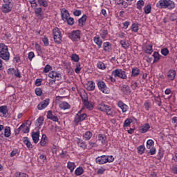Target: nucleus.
<instances>
[{
	"instance_id": "obj_1",
	"label": "nucleus",
	"mask_w": 177,
	"mask_h": 177,
	"mask_svg": "<svg viewBox=\"0 0 177 177\" xmlns=\"http://www.w3.org/2000/svg\"><path fill=\"white\" fill-rule=\"evenodd\" d=\"M97 109L100 111L102 113H106V115H110L111 117H114L115 115V110L109 105L106 104L104 102H101L97 105Z\"/></svg>"
},
{
	"instance_id": "obj_2",
	"label": "nucleus",
	"mask_w": 177,
	"mask_h": 177,
	"mask_svg": "<svg viewBox=\"0 0 177 177\" xmlns=\"http://www.w3.org/2000/svg\"><path fill=\"white\" fill-rule=\"evenodd\" d=\"M0 59L5 62H9L10 59V53H9L8 46L2 43H0Z\"/></svg>"
},
{
	"instance_id": "obj_3",
	"label": "nucleus",
	"mask_w": 177,
	"mask_h": 177,
	"mask_svg": "<svg viewBox=\"0 0 177 177\" xmlns=\"http://www.w3.org/2000/svg\"><path fill=\"white\" fill-rule=\"evenodd\" d=\"M156 6L159 9H174L175 8V3L171 0H160Z\"/></svg>"
},
{
	"instance_id": "obj_4",
	"label": "nucleus",
	"mask_w": 177,
	"mask_h": 177,
	"mask_svg": "<svg viewBox=\"0 0 177 177\" xmlns=\"http://www.w3.org/2000/svg\"><path fill=\"white\" fill-rule=\"evenodd\" d=\"M53 39L55 42V44H57L58 45L62 44V31L60 29L57 27H55L53 29Z\"/></svg>"
},
{
	"instance_id": "obj_5",
	"label": "nucleus",
	"mask_w": 177,
	"mask_h": 177,
	"mask_svg": "<svg viewBox=\"0 0 177 177\" xmlns=\"http://www.w3.org/2000/svg\"><path fill=\"white\" fill-rule=\"evenodd\" d=\"M112 75L115 78H120V80H127L128 76L127 75V72L122 69H115L112 71Z\"/></svg>"
},
{
	"instance_id": "obj_6",
	"label": "nucleus",
	"mask_w": 177,
	"mask_h": 177,
	"mask_svg": "<svg viewBox=\"0 0 177 177\" xmlns=\"http://www.w3.org/2000/svg\"><path fill=\"white\" fill-rule=\"evenodd\" d=\"M98 89L102 92V93L109 94L110 93V88L107 87V85H106V83L103 82L102 80L98 81L97 83Z\"/></svg>"
},
{
	"instance_id": "obj_7",
	"label": "nucleus",
	"mask_w": 177,
	"mask_h": 177,
	"mask_svg": "<svg viewBox=\"0 0 177 177\" xmlns=\"http://www.w3.org/2000/svg\"><path fill=\"white\" fill-rule=\"evenodd\" d=\"M68 37L71 41L75 42H78L81 39V31L80 30H73L69 33Z\"/></svg>"
},
{
	"instance_id": "obj_8",
	"label": "nucleus",
	"mask_w": 177,
	"mask_h": 177,
	"mask_svg": "<svg viewBox=\"0 0 177 177\" xmlns=\"http://www.w3.org/2000/svg\"><path fill=\"white\" fill-rule=\"evenodd\" d=\"M48 77L49 78H52V80H54V81H60V80H62V74L55 71H51L48 73Z\"/></svg>"
},
{
	"instance_id": "obj_9",
	"label": "nucleus",
	"mask_w": 177,
	"mask_h": 177,
	"mask_svg": "<svg viewBox=\"0 0 177 177\" xmlns=\"http://www.w3.org/2000/svg\"><path fill=\"white\" fill-rule=\"evenodd\" d=\"M120 91L122 95H124L125 96L131 95V88L127 84L122 85V86L120 87Z\"/></svg>"
},
{
	"instance_id": "obj_10",
	"label": "nucleus",
	"mask_w": 177,
	"mask_h": 177,
	"mask_svg": "<svg viewBox=\"0 0 177 177\" xmlns=\"http://www.w3.org/2000/svg\"><path fill=\"white\" fill-rule=\"evenodd\" d=\"M82 99L83 100L84 105L85 107H86V109L88 110L93 109V104L92 102H89V101H88V96H86V95H84V97H82Z\"/></svg>"
},
{
	"instance_id": "obj_11",
	"label": "nucleus",
	"mask_w": 177,
	"mask_h": 177,
	"mask_svg": "<svg viewBox=\"0 0 177 177\" xmlns=\"http://www.w3.org/2000/svg\"><path fill=\"white\" fill-rule=\"evenodd\" d=\"M98 141L103 146H107L109 142L107 141V136L104 134H99L98 135Z\"/></svg>"
},
{
	"instance_id": "obj_12",
	"label": "nucleus",
	"mask_w": 177,
	"mask_h": 177,
	"mask_svg": "<svg viewBox=\"0 0 177 177\" xmlns=\"http://www.w3.org/2000/svg\"><path fill=\"white\" fill-rule=\"evenodd\" d=\"M118 106L121 109L122 113H127L129 107L128 105L125 104L122 101L120 100L118 102Z\"/></svg>"
},
{
	"instance_id": "obj_13",
	"label": "nucleus",
	"mask_w": 177,
	"mask_h": 177,
	"mask_svg": "<svg viewBox=\"0 0 177 177\" xmlns=\"http://www.w3.org/2000/svg\"><path fill=\"white\" fill-rule=\"evenodd\" d=\"M85 86L87 91H95V88H96V84L93 81H88Z\"/></svg>"
},
{
	"instance_id": "obj_14",
	"label": "nucleus",
	"mask_w": 177,
	"mask_h": 177,
	"mask_svg": "<svg viewBox=\"0 0 177 177\" xmlns=\"http://www.w3.org/2000/svg\"><path fill=\"white\" fill-rule=\"evenodd\" d=\"M85 118H86V114L85 113H83V114H81V115H77L75 117V124H78V122H81L82 121H84L85 120Z\"/></svg>"
},
{
	"instance_id": "obj_15",
	"label": "nucleus",
	"mask_w": 177,
	"mask_h": 177,
	"mask_svg": "<svg viewBox=\"0 0 177 177\" xmlns=\"http://www.w3.org/2000/svg\"><path fill=\"white\" fill-rule=\"evenodd\" d=\"M62 19L64 21H67V19L70 17V13L65 8H63L61 11Z\"/></svg>"
},
{
	"instance_id": "obj_16",
	"label": "nucleus",
	"mask_w": 177,
	"mask_h": 177,
	"mask_svg": "<svg viewBox=\"0 0 177 177\" xmlns=\"http://www.w3.org/2000/svg\"><path fill=\"white\" fill-rule=\"evenodd\" d=\"M23 142L24 145H26L27 149H28L29 150H32V143H31V141H30L28 137H24Z\"/></svg>"
},
{
	"instance_id": "obj_17",
	"label": "nucleus",
	"mask_w": 177,
	"mask_h": 177,
	"mask_svg": "<svg viewBox=\"0 0 177 177\" xmlns=\"http://www.w3.org/2000/svg\"><path fill=\"white\" fill-rule=\"evenodd\" d=\"M47 118H48V120H51L52 121H54L55 122H57V121H59V118H57V116L53 114V113H52V111H48Z\"/></svg>"
},
{
	"instance_id": "obj_18",
	"label": "nucleus",
	"mask_w": 177,
	"mask_h": 177,
	"mask_svg": "<svg viewBox=\"0 0 177 177\" xmlns=\"http://www.w3.org/2000/svg\"><path fill=\"white\" fill-rule=\"evenodd\" d=\"M0 117H4L5 118L8 117V106H0Z\"/></svg>"
},
{
	"instance_id": "obj_19",
	"label": "nucleus",
	"mask_w": 177,
	"mask_h": 177,
	"mask_svg": "<svg viewBox=\"0 0 177 177\" xmlns=\"http://www.w3.org/2000/svg\"><path fill=\"white\" fill-rule=\"evenodd\" d=\"M95 161L97 164H100V165L107 163L105 155L98 156L97 158H96Z\"/></svg>"
},
{
	"instance_id": "obj_20",
	"label": "nucleus",
	"mask_w": 177,
	"mask_h": 177,
	"mask_svg": "<svg viewBox=\"0 0 177 177\" xmlns=\"http://www.w3.org/2000/svg\"><path fill=\"white\" fill-rule=\"evenodd\" d=\"M1 9L3 13H9L10 12H12V7H10V3H6V4L3 5Z\"/></svg>"
},
{
	"instance_id": "obj_21",
	"label": "nucleus",
	"mask_w": 177,
	"mask_h": 177,
	"mask_svg": "<svg viewBox=\"0 0 177 177\" xmlns=\"http://www.w3.org/2000/svg\"><path fill=\"white\" fill-rule=\"evenodd\" d=\"M103 50H104V52H108V53L111 52L113 49L111 48V43L109 41L103 43Z\"/></svg>"
},
{
	"instance_id": "obj_22",
	"label": "nucleus",
	"mask_w": 177,
	"mask_h": 177,
	"mask_svg": "<svg viewBox=\"0 0 177 177\" xmlns=\"http://www.w3.org/2000/svg\"><path fill=\"white\" fill-rule=\"evenodd\" d=\"M176 75V72L174 70H170L167 73V77L170 81H174Z\"/></svg>"
},
{
	"instance_id": "obj_23",
	"label": "nucleus",
	"mask_w": 177,
	"mask_h": 177,
	"mask_svg": "<svg viewBox=\"0 0 177 177\" xmlns=\"http://www.w3.org/2000/svg\"><path fill=\"white\" fill-rule=\"evenodd\" d=\"M93 41L96 45H97V47L99 49L102 48V45L103 44V41H102V39H100V37L95 36L93 39Z\"/></svg>"
},
{
	"instance_id": "obj_24",
	"label": "nucleus",
	"mask_w": 177,
	"mask_h": 177,
	"mask_svg": "<svg viewBox=\"0 0 177 177\" xmlns=\"http://www.w3.org/2000/svg\"><path fill=\"white\" fill-rule=\"evenodd\" d=\"M149 129H150V124L145 123L142 127H140V132H141V133H146Z\"/></svg>"
},
{
	"instance_id": "obj_25",
	"label": "nucleus",
	"mask_w": 177,
	"mask_h": 177,
	"mask_svg": "<svg viewBox=\"0 0 177 177\" xmlns=\"http://www.w3.org/2000/svg\"><path fill=\"white\" fill-rule=\"evenodd\" d=\"M64 67L66 70L67 74L68 75H73L74 74V70H73V68L71 67V64H65Z\"/></svg>"
},
{
	"instance_id": "obj_26",
	"label": "nucleus",
	"mask_w": 177,
	"mask_h": 177,
	"mask_svg": "<svg viewBox=\"0 0 177 177\" xmlns=\"http://www.w3.org/2000/svg\"><path fill=\"white\" fill-rule=\"evenodd\" d=\"M44 120L45 118H44V116L39 117L35 122L36 127L37 128H41V127H42V124H44Z\"/></svg>"
},
{
	"instance_id": "obj_27",
	"label": "nucleus",
	"mask_w": 177,
	"mask_h": 177,
	"mask_svg": "<svg viewBox=\"0 0 177 177\" xmlns=\"http://www.w3.org/2000/svg\"><path fill=\"white\" fill-rule=\"evenodd\" d=\"M76 167H77V165H75V163L74 162H67V168H68V169H70L71 174H73V172H74V170L75 169Z\"/></svg>"
},
{
	"instance_id": "obj_28",
	"label": "nucleus",
	"mask_w": 177,
	"mask_h": 177,
	"mask_svg": "<svg viewBox=\"0 0 177 177\" xmlns=\"http://www.w3.org/2000/svg\"><path fill=\"white\" fill-rule=\"evenodd\" d=\"M144 52L148 55H151L153 53V46L151 44H148L145 46L144 48Z\"/></svg>"
},
{
	"instance_id": "obj_29",
	"label": "nucleus",
	"mask_w": 177,
	"mask_h": 177,
	"mask_svg": "<svg viewBox=\"0 0 177 177\" xmlns=\"http://www.w3.org/2000/svg\"><path fill=\"white\" fill-rule=\"evenodd\" d=\"M76 142L79 147H81L82 149H86V143L84 140L80 138H77Z\"/></svg>"
},
{
	"instance_id": "obj_30",
	"label": "nucleus",
	"mask_w": 177,
	"mask_h": 177,
	"mask_svg": "<svg viewBox=\"0 0 177 177\" xmlns=\"http://www.w3.org/2000/svg\"><path fill=\"white\" fill-rule=\"evenodd\" d=\"M59 107L62 110H67V109H70L71 107V106H70V104L67 102H62L59 104Z\"/></svg>"
},
{
	"instance_id": "obj_31",
	"label": "nucleus",
	"mask_w": 177,
	"mask_h": 177,
	"mask_svg": "<svg viewBox=\"0 0 177 177\" xmlns=\"http://www.w3.org/2000/svg\"><path fill=\"white\" fill-rule=\"evenodd\" d=\"M32 138L34 143H35V144L38 143V142L39 140V132L32 133Z\"/></svg>"
},
{
	"instance_id": "obj_32",
	"label": "nucleus",
	"mask_w": 177,
	"mask_h": 177,
	"mask_svg": "<svg viewBox=\"0 0 177 177\" xmlns=\"http://www.w3.org/2000/svg\"><path fill=\"white\" fill-rule=\"evenodd\" d=\"M86 21V16L84 15L81 18L79 19L78 23L79 26L80 27H82V26H84L85 23Z\"/></svg>"
},
{
	"instance_id": "obj_33",
	"label": "nucleus",
	"mask_w": 177,
	"mask_h": 177,
	"mask_svg": "<svg viewBox=\"0 0 177 177\" xmlns=\"http://www.w3.org/2000/svg\"><path fill=\"white\" fill-rule=\"evenodd\" d=\"M12 135V132L10 131V128L8 126H6L4 129V136L5 138H10V136Z\"/></svg>"
},
{
	"instance_id": "obj_34",
	"label": "nucleus",
	"mask_w": 177,
	"mask_h": 177,
	"mask_svg": "<svg viewBox=\"0 0 177 177\" xmlns=\"http://www.w3.org/2000/svg\"><path fill=\"white\" fill-rule=\"evenodd\" d=\"M140 74V70L138 68H133L131 71V77H138Z\"/></svg>"
},
{
	"instance_id": "obj_35",
	"label": "nucleus",
	"mask_w": 177,
	"mask_h": 177,
	"mask_svg": "<svg viewBox=\"0 0 177 177\" xmlns=\"http://www.w3.org/2000/svg\"><path fill=\"white\" fill-rule=\"evenodd\" d=\"M153 63H157L161 59V55H160L158 52H154L153 54Z\"/></svg>"
},
{
	"instance_id": "obj_36",
	"label": "nucleus",
	"mask_w": 177,
	"mask_h": 177,
	"mask_svg": "<svg viewBox=\"0 0 177 177\" xmlns=\"http://www.w3.org/2000/svg\"><path fill=\"white\" fill-rule=\"evenodd\" d=\"M93 133L91 131H86L83 136L84 140H90L91 138L93 136Z\"/></svg>"
},
{
	"instance_id": "obj_37",
	"label": "nucleus",
	"mask_w": 177,
	"mask_h": 177,
	"mask_svg": "<svg viewBox=\"0 0 177 177\" xmlns=\"http://www.w3.org/2000/svg\"><path fill=\"white\" fill-rule=\"evenodd\" d=\"M120 44L124 49L129 48V43H128V41L126 40H120Z\"/></svg>"
},
{
	"instance_id": "obj_38",
	"label": "nucleus",
	"mask_w": 177,
	"mask_h": 177,
	"mask_svg": "<svg viewBox=\"0 0 177 177\" xmlns=\"http://www.w3.org/2000/svg\"><path fill=\"white\" fill-rule=\"evenodd\" d=\"M75 174L76 176H81L84 174V169L81 167H77L75 171Z\"/></svg>"
},
{
	"instance_id": "obj_39",
	"label": "nucleus",
	"mask_w": 177,
	"mask_h": 177,
	"mask_svg": "<svg viewBox=\"0 0 177 177\" xmlns=\"http://www.w3.org/2000/svg\"><path fill=\"white\" fill-rule=\"evenodd\" d=\"M136 6L138 10H142V9L143 8V6H145V1L139 0L136 3Z\"/></svg>"
},
{
	"instance_id": "obj_40",
	"label": "nucleus",
	"mask_w": 177,
	"mask_h": 177,
	"mask_svg": "<svg viewBox=\"0 0 177 177\" xmlns=\"http://www.w3.org/2000/svg\"><path fill=\"white\" fill-rule=\"evenodd\" d=\"M144 12L145 15H149L151 13V5L147 4V6H145L144 8Z\"/></svg>"
},
{
	"instance_id": "obj_41",
	"label": "nucleus",
	"mask_w": 177,
	"mask_h": 177,
	"mask_svg": "<svg viewBox=\"0 0 177 177\" xmlns=\"http://www.w3.org/2000/svg\"><path fill=\"white\" fill-rule=\"evenodd\" d=\"M131 29L133 32H138L139 31V24L138 23H134L131 26Z\"/></svg>"
},
{
	"instance_id": "obj_42",
	"label": "nucleus",
	"mask_w": 177,
	"mask_h": 177,
	"mask_svg": "<svg viewBox=\"0 0 177 177\" xmlns=\"http://www.w3.org/2000/svg\"><path fill=\"white\" fill-rule=\"evenodd\" d=\"M137 150H138V154H143L145 150V145H140L139 147H138Z\"/></svg>"
},
{
	"instance_id": "obj_43",
	"label": "nucleus",
	"mask_w": 177,
	"mask_h": 177,
	"mask_svg": "<svg viewBox=\"0 0 177 177\" xmlns=\"http://www.w3.org/2000/svg\"><path fill=\"white\" fill-rule=\"evenodd\" d=\"M154 147V141L153 140H148L147 142V149H151Z\"/></svg>"
},
{
	"instance_id": "obj_44",
	"label": "nucleus",
	"mask_w": 177,
	"mask_h": 177,
	"mask_svg": "<svg viewBox=\"0 0 177 177\" xmlns=\"http://www.w3.org/2000/svg\"><path fill=\"white\" fill-rule=\"evenodd\" d=\"M72 62H80V56L77 54H73L71 57Z\"/></svg>"
},
{
	"instance_id": "obj_45",
	"label": "nucleus",
	"mask_w": 177,
	"mask_h": 177,
	"mask_svg": "<svg viewBox=\"0 0 177 177\" xmlns=\"http://www.w3.org/2000/svg\"><path fill=\"white\" fill-rule=\"evenodd\" d=\"M132 122H133L132 119H129V118L127 119L124 122L123 128H127L129 127V125H131Z\"/></svg>"
},
{
	"instance_id": "obj_46",
	"label": "nucleus",
	"mask_w": 177,
	"mask_h": 177,
	"mask_svg": "<svg viewBox=\"0 0 177 177\" xmlns=\"http://www.w3.org/2000/svg\"><path fill=\"white\" fill-rule=\"evenodd\" d=\"M144 106L145 110H147V111H149L150 110V107H151V104L150 103V102L147 101L144 103Z\"/></svg>"
},
{
	"instance_id": "obj_47",
	"label": "nucleus",
	"mask_w": 177,
	"mask_h": 177,
	"mask_svg": "<svg viewBox=\"0 0 177 177\" xmlns=\"http://www.w3.org/2000/svg\"><path fill=\"white\" fill-rule=\"evenodd\" d=\"M35 13L37 17H39V16L41 17V13H42V8H36Z\"/></svg>"
},
{
	"instance_id": "obj_48",
	"label": "nucleus",
	"mask_w": 177,
	"mask_h": 177,
	"mask_svg": "<svg viewBox=\"0 0 177 177\" xmlns=\"http://www.w3.org/2000/svg\"><path fill=\"white\" fill-rule=\"evenodd\" d=\"M154 97H155V102H156V103L158 104V106H159V107H160V106H161V97H160V95H158V96H154Z\"/></svg>"
},
{
	"instance_id": "obj_49",
	"label": "nucleus",
	"mask_w": 177,
	"mask_h": 177,
	"mask_svg": "<svg viewBox=\"0 0 177 177\" xmlns=\"http://www.w3.org/2000/svg\"><path fill=\"white\" fill-rule=\"evenodd\" d=\"M38 110H44L45 109V101H42L37 105Z\"/></svg>"
},
{
	"instance_id": "obj_50",
	"label": "nucleus",
	"mask_w": 177,
	"mask_h": 177,
	"mask_svg": "<svg viewBox=\"0 0 177 177\" xmlns=\"http://www.w3.org/2000/svg\"><path fill=\"white\" fill-rule=\"evenodd\" d=\"M161 53L163 56H168L169 53V50H168V48H165L161 50Z\"/></svg>"
},
{
	"instance_id": "obj_51",
	"label": "nucleus",
	"mask_w": 177,
	"mask_h": 177,
	"mask_svg": "<svg viewBox=\"0 0 177 177\" xmlns=\"http://www.w3.org/2000/svg\"><path fill=\"white\" fill-rule=\"evenodd\" d=\"M98 68H100V70H104V68H106V66L104 65V63L102 62H99L97 64Z\"/></svg>"
},
{
	"instance_id": "obj_52",
	"label": "nucleus",
	"mask_w": 177,
	"mask_h": 177,
	"mask_svg": "<svg viewBox=\"0 0 177 177\" xmlns=\"http://www.w3.org/2000/svg\"><path fill=\"white\" fill-rule=\"evenodd\" d=\"M16 177H28V175L26 173L17 172L15 174Z\"/></svg>"
},
{
	"instance_id": "obj_53",
	"label": "nucleus",
	"mask_w": 177,
	"mask_h": 177,
	"mask_svg": "<svg viewBox=\"0 0 177 177\" xmlns=\"http://www.w3.org/2000/svg\"><path fill=\"white\" fill-rule=\"evenodd\" d=\"M106 162H113L114 157L113 156H106Z\"/></svg>"
},
{
	"instance_id": "obj_54",
	"label": "nucleus",
	"mask_w": 177,
	"mask_h": 177,
	"mask_svg": "<svg viewBox=\"0 0 177 177\" xmlns=\"http://www.w3.org/2000/svg\"><path fill=\"white\" fill-rule=\"evenodd\" d=\"M66 21L69 26H73L74 24V18L69 17Z\"/></svg>"
},
{
	"instance_id": "obj_55",
	"label": "nucleus",
	"mask_w": 177,
	"mask_h": 177,
	"mask_svg": "<svg viewBox=\"0 0 177 177\" xmlns=\"http://www.w3.org/2000/svg\"><path fill=\"white\" fill-rule=\"evenodd\" d=\"M53 68H52V66L47 64L45 66V73H49V71H53Z\"/></svg>"
},
{
	"instance_id": "obj_56",
	"label": "nucleus",
	"mask_w": 177,
	"mask_h": 177,
	"mask_svg": "<svg viewBox=\"0 0 177 177\" xmlns=\"http://www.w3.org/2000/svg\"><path fill=\"white\" fill-rule=\"evenodd\" d=\"M23 133H28L30 132V128L28 126H26V124H24V127L22 129Z\"/></svg>"
},
{
	"instance_id": "obj_57",
	"label": "nucleus",
	"mask_w": 177,
	"mask_h": 177,
	"mask_svg": "<svg viewBox=\"0 0 177 177\" xmlns=\"http://www.w3.org/2000/svg\"><path fill=\"white\" fill-rule=\"evenodd\" d=\"M35 94L37 96H41V95H42V89H41V88H36Z\"/></svg>"
},
{
	"instance_id": "obj_58",
	"label": "nucleus",
	"mask_w": 177,
	"mask_h": 177,
	"mask_svg": "<svg viewBox=\"0 0 177 177\" xmlns=\"http://www.w3.org/2000/svg\"><path fill=\"white\" fill-rule=\"evenodd\" d=\"M105 171H106V169L101 167V168L98 169L97 174L98 175H102V174H104Z\"/></svg>"
},
{
	"instance_id": "obj_59",
	"label": "nucleus",
	"mask_w": 177,
	"mask_h": 177,
	"mask_svg": "<svg viewBox=\"0 0 177 177\" xmlns=\"http://www.w3.org/2000/svg\"><path fill=\"white\" fill-rule=\"evenodd\" d=\"M149 154H151V156H154V154H156V148H154V147H153L152 148H149Z\"/></svg>"
},
{
	"instance_id": "obj_60",
	"label": "nucleus",
	"mask_w": 177,
	"mask_h": 177,
	"mask_svg": "<svg viewBox=\"0 0 177 177\" xmlns=\"http://www.w3.org/2000/svg\"><path fill=\"white\" fill-rule=\"evenodd\" d=\"M29 60L31 62V60H32V59H34V57H35V54H34V52H30L28 53V56Z\"/></svg>"
},
{
	"instance_id": "obj_61",
	"label": "nucleus",
	"mask_w": 177,
	"mask_h": 177,
	"mask_svg": "<svg viewBox=\"0 0 177 177\" xmlns=\"http://www.w3.org/2000/svg\"><path fill=\"white\" fill-rule=\"evenodd\" d=\"M14 75H15V77H17V78H21V75L20 71H19V69H16V70H15V72Z\"/></svg>"
},
{
	"instance_id": "obj_62",
	"label": "nucleus",
	"mask_w": 177,
	"mask_h": 177,
	"mask_svg": "<svg viewBox=\"0 0 177 177\" xmlns=\"http://www.w3.org/2000/svg\"><path fill=\"white\" fill-rule=\"evenodd\" d=\"M108 34H109V32H107V30H103L101 34V37H102V39H106Z\"/></svg>"
},
{
	"instance_id": "obj_63",
	"label": "nucleus",
	"mask_w": 177,
	"mask_h": 177,
	"mask_svg": "<svg viewBox=\"0 0 177 177\" xmlns=\"http://www.w3.org/2000/svg\"><path fill=\"white\" fill-rule=\"evenodd\" d=\"M170 20H171V21H176L177 20V16H176V15H175V14H172L171 16H170Z\"/></svg>"
},
{
	"instance_id": "obj_64",
	"label": "nucleus",
	"mask_w": 177,
	"mask_h": 177,
	"mask_svg": "<svg viewBox=\"0 0 177 177\" xmlns=\"http://www.w3.org/2000/svg\"><path fill=\"white\" fill-rule=\"evenodd\" d=\"M173 174H177V165H173L171 167Z\"/></svg>"
}]
</instances>
